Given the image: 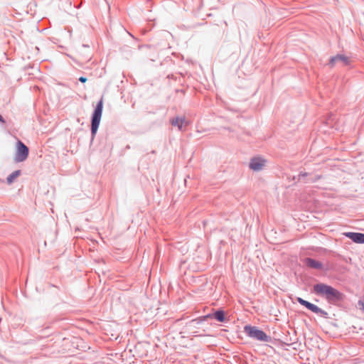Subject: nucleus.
<instances>
[{
  "label": "nucleus",
  "instance_id": "nucleus-3",
  "mask_svg": "<svg viewBox=\"0 0 364 364\" xmlns=\"http://www.w3.org/2000/svg\"><path fill=\"white\" fill-rule=\"evenodd\" d=\"M245 332L250 336V337H252V338H254L258 341H268V336H267V334L258 329L257 328L255 327V326H245Z\"/></svg>",
  "mask_w": 364,
  "mask_h": 364
},
{
  "label": "nucleus",
  "instance_id": "nucleus-4",
  "mask_svg": "<svg viewBox=\"0 0 364 364\" xmlns=\"http://www.w3.org/2000/svg\"><path fill=\"white\" fill-rule=\"evenodd\" d=\"M16 148L17 150L15 156V160L17 162H21L25 161L28 155V149L21 141H18Z\"/></svg>",
  "mask_w": 364,
  "mask_h": 364
},
{
  "label": "nucleus",
  "instance_id": "nucleus-11",
  "mask_svg": "<svg viewBox=\"0 0 364 364\" xmlns=\"http://www.w3.org/2000/svg\"><path fill=\"white\" fill-rule=\"evenodd\" d=\"M213 317L220 322H223L225 321V314L222 310L217 311L214 314Z\"/></svg>",
  "mask_w": 364,
  "mask_h": 364
},
{
  "label": "nucleus",
  "instance_id": "nucleus-9",
  "mask_svg": "<svg viewBox=\"0 0 364 364\" xmlns=\"http://www.w3.org/2000/svg\"><path fill=\"white\" fill-rule=\"evenodd\" d=\"M306 264L308 267L315 268V269H319L321 267V264L318 262H317L314 259H310V258H307L306 259Z\"/></svg>",
  "mask_w": 364,
  "mask_h": 364
},
{
  "label": "nucleus",
  "instance_id": "nucleus-10",
  "mask_svg": "<svg viewBox=\"0 0 364 364\" xmlns=\"http://www.w3.org/2000/svg\"><path fill=\"white\" fill-rule=\"evenodd\" d=\"M21 174V171L20 170H17V171H14L12 173H11L6 178L7 180V183L9 184H11Z\"/></svg>",
  "mask_w": 364,
  "mask_h": 364
},
{
  "label": "nucleus",
  "instance_id": "nucleus-5",
  "mask_svg": "<svg viewBox=\"0 0 364 364\" xmlns=\"http://www.w3.org/2000/svg\"><path fill=\"white\" fill-rule=\"evenodd\" d=\"M266 164V160L260 156H256L252 158L250 162V168L255 171H259L263 168Z\"/></svg>",
  "mask_w": 364,
  "mask_h": 364
},
{
  "label": "nucleus",
  "instance_id": "nucleus-14",
  "mask_svg": "<svg viewBox=\"0 0 364 364\" xmlns=\"http://www.w3.org/2000/svg\"><path fill=\"white\" fill-rule=\"evenodd\" d=\"M79 80L81 82H85L87 81V78L85 77H80L79 78Z\"/></svg>",
  "mask_w": 364,
  "mask_h": 364
},
{
  "label": "nucleus",
  "instance_id": "nucleus-7",
  "mask_svg": "<svg viewBox=\"0 0 364 364\" xmlns=\"http://www.w3.org/2000/svg\"><path fill=\"white\" fill-rule=\"evenodd\" d=\"M344 235L355 242H364V234L357 232H345Z\"/></svg>",
  "mask_w": 364,
  "mask_h": 364
},
{
  "label": "nucleus",
  "instance_id": "nucleus-13",
  "mask_svg": "<svg viewBox=\"0 0 364 364\" xmlns=\"http://www.w3.org/2000/svg\"><path fill=\"white\" fill-rule=\"evenodd\" d=\"M297 301H298V302H299L300 304H301V305L304 306H305V307H306L307 309L309 308V305H310V304H311V303H310V302H309V301H306V300H304V299H301V298H298V299H297Z\"/></svg>",
  "mask_w": 364,
  "mask_h": 364
},
{
  "label": "nucleus",
  "instance_id": "nucleus-12",
  "mask_svg": "<svg viewBox=\"0 0 364 364\" xmlns=\"http://www.w3.org/2000/svg\"><path fill=\"white\" fill-rule=\"evenodd\" d=\"M308 309L311 310V311H313L314 313H318L320 311V309L317 306H316L311 303L310 305H309Z\"/></svg>",
  "mask_w": 364,
  "mask_h": 364
},
{
  "label": "nucleus",
  "instance_id": "nucleus-8",
  "mask_svg": "<svg viewBox=\"0 0 364 364\" xmlns=\"http://www.w3.org/2000/svg\"><path fill=\"white\" fill-rule=\"evenodd\" d=\"M171 124L173 126H176L179 130H181L183 127H186L188 125V122L186 120L185 117H176L171 120Z\"/></svg>",
  "mask_w": 364,
  "mask_h": 364
},
{
  "label": "nucleus",
  "instance_id": "nucleus-15",
  "mask_svg": "<svg viewBox=\"0 0 364 364\" xmlns=\"http://www.w3.org/2000/svg\"><path fill=\"white\" fill-rule=\"evenodd\" d=\"M0 122L4 123V120L1 115H0Z\"/></svg>",
  "mask_w": 364,
  "mask_h": 364
},
{
  "label": "nucleus",
  "instance_id": "nucleus-2",
  "mask_svg": "<svg viewBox=\"0 0 364 364\" xmlns=\"http://www.w3.org/2000/svg\"><path fill=\"white\" fill-rule=\"evenodd\" d=\"M103 109V99L97 103L92 117L91 131L95 134L100 125Z\"/></svg>",
  "mask_w": 364,
  "mask_h": 364
},
{
  "label": "nucleus",
  "instance_id": "nucleus-6",
  "mask_svg": "<svg viewBox=\"0 0 364 364\" xmlns=\"http://www.w3.org/2000/svg\"><path fill=\"white\" fill-rule=\"evenodd\" d=\"M351 60L348 56L345 55H337L330 58L329 65L335 66L338 63H341L343 65H348L350 63Z\"/></svg>",
  "mask_w": 364,
  "mask_h": 364
},
{
  "label": "nucleus",
  "instance_id": "nucleus-1",
  "mask_svg": "<svg viewBox=\"0 0 364 364\" xmlns=\"http://www.w3.org/2000/svg\"><path fill=\"white\" fill-rule=\"evenodd\" d=\"M314 292L320 296L325 297L330 302L339 301L342 298V294L336 289L325 284H317L314 286Z\"/></svg>",
  "mask_w": 364,
  "mask_h": 364
}]
</instances>
